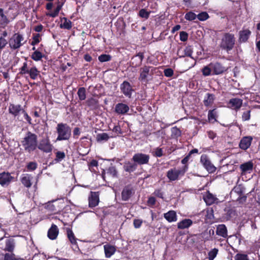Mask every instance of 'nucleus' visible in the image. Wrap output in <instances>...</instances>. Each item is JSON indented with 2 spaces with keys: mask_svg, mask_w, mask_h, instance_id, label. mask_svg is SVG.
<instances>
[{
  "mask_svg": "<svg viewBox=\"0 0 260 260\" xmlns=\"http://www.w3.org/2000/svg\"><path fill=\"white\" fill-rule=\"evenodd\" d=\"M22 145L25 151L30 152L37 147V136L30 132H28L22 141Z\"/></svg>",
  "mask_w": 260,
  "mask_h": 260,
  "instance_id": "nucleus-1",
  "label": "nucleus"
},
{
  "mask_svg": "<svg viewBox=\"0 0 260 260\" xmlns=\"http://www.w3.org/2000/svg\"><path fill=\"white\" fill-rule=\"evenodd\" d=\"M56 131L58 134L57 141L68 140L71 136V129L67 124L58 123Z\"/></svg>",
  "mask_w": 260,
  "mask_h": 260,
  "instance_id": "nucleus-2",
  "label": "nucleus"
},
{
  "mask_svg": "<svg viewBox=\"0 0 260 260\" xmlns=\"http://www.w3.org/2000/svg\"><path fill=\"white\" fill-rule=\"evenodd\" d=\"M235 42V40L233 35L225 34L222 39L220 47L227 51L231 50L234 46Z\"/></svg>",
  "mask_w": 260,
  "mask_h": 260,
  "instance_id": "nucleus-3",
  "label": "nucleus"
},
{
  "mask_svg": "<svg viewBox=\"0 0 260 260\" xmlns=\"http://www.w3.org/2000/svg\"><path fill=\"white\" fill-rule=\"evenodd\" d=\"M25 41L23 36L19 34H15L9 40V44L10 48L17 49L20 48Z\"/></svg>",
  "mask_w": 260,
  "mask_h": 260,
  "instance_id": "nucleus-4",
  "label": "nucleus"
},
{
  "mask_svg": "<svg viewBox=\"0 0 260 260\" xmlns=\"http://www.w3.org/2000/svg\"><path fill=\"white\" fill-rule=\"evenodd\" d=\"M185 172V167L180 169L174 168L167 172V176L170 181H175L179 179V176H183Z\"/></svg>",
  "mask_w": 260,
  "mask_h": 260,
  "instance_id": "nucleus-5",
  "label": "nucleus"
},
{
  "mask_svg": "<svg viewBox=\"0 0 260 260\" xmlns=\"http://www.w3.org/2000/svg\"><path fill=\"white\" fill-rule=\"evenodd\" d=\"M149 158V156L147 154L138 153L133 156L132 160L136 165H141L148 164Z\"/></svg>",
  "mask_w": 260,
  "mask_h": 260,
  "instance_id": "nucleus-6",
  "label": "nucleus"
},
{
  "mask_svg": "<svg viewBox=\"0 0 260 260\" xmlns=\"http://www.w3.org/2000/svg\"><path fill=\"white\" fill-rule=\"evenodd\" d=\"M201 162L209 173H213L215 171L216 167L211 163L206 155L201 156Z\"/></svg>",
  "mask_w": 260,
  "mask_h": 260,
  "instance_id": "nucleus-7",
  "label": "nucleus"
},
{
  "mask_svg": "<svg viewBox=\"0 0 260 260\" xmlns=\"http://www.w3.org/2000/svg\"><path fill=\"white\" fill-rule=\"evenodd\" d=\"M152 74V68L149 66H144L140 70L139 79L141 81L146 82L147 78L151 76Z\"/></svg>",
  "mask_w": 260,
  "mask_h": 260,
  "instance_id": "nucleus-8",
  "label": "nucleus"
},
{
  "mask_svg": "<svg viewBox=\"0 0 260 260\" xmlns=\"http://www.w3.org/2000/svg\"><path fill=\"white\" fill-rule=\"evenodd\" d=\"M52 148L53 146L50 144L48 139L42 140L38 145L39 149L47 153L50 152L52 150Z\"/></svg>",
  "mask_w": 260,
  "mask_h": 260,
  "instance_id": "nucleus-9",
  "label": "nucleus"
},
{
  "mask_svg": "<svg viewBox=\"0 0 260 260\" xmlns=\"http://www.w3.org/2000/svg\"><path fill=\"white\" fill-rule=\"evenodd\" d=\"M13 179V177L8 172L0 173V184L3 186H8Z\"/></svg>",
  "mask_w": 260,
  "mask_h": 260,
  "instance_id": "nucleus-10",
  "label": "nucleus"
},
{
  "mask_svg": "<svg viewBox=\"0 0 260 260\" xmlns=\"http://www.w3.org/2000/svg\"><path fill=\"white\" fill-rule=\"evenodd\" d=\"M88 202L89 207H94L96 206L99 203V194L97 192H90V195L88 197Z\"/></svg>",
  "mask_w": 260,
  "mask_h": 260,
  "instance_id": "nucleus-11",
  "label": "nucleus"
},
{
  "mask_svg": "<svg viewBox=\"0 0 260 260\" xmlns=\"http://www.w3.org/2000/svg\"><path fill=\"white\" fill-rule=\"evenodd\" d=\"M243 101L238 98L232 99L229 102V107L236 111L238 110L242 105Z\"/></svg>",
  "mask_w": 260,
  "mask_h": 260,
  "instance_id": "nucleus-12",
  "label": "nucleus"
},
{
  "mask_svg": "<svg viewBox=\"0 0 260 260\" xmlns=\"http://www.w3.org/2000/svg\"><path fill=\"white\" fill-rule=\"evenodd\" d=\"M193 52L192 48L191 46H187L186 47L184 50V55H180V57H190V64L188 67V68H190L192 67H193L196 63L193 57L191 56L192 53Z\"/></svg>",
  "mask_w": 260,
  "mask_h": 260,
  "instance_id": "nucleus-13",
  "label": "nucleus"
},
{
  "mask_svg": "<svg viewBox=\"0 0 260 260\" xmlns=\"http://www.w3.org/2000/svg\"><path fill=\"white\" fill-rule=\"evenodd\" d=\"M210 66L212 69L213 74L218 75L226 71V68L218 62L211 63Z\"/></svg>",
  "mask_w": 260,
  "mask_h": 260,
  "instance_id": "nucleus-14",
  "label": "nucleus"
},
{
  "mask_svg": "<svg viewBox=\"0 0 260 260\" xmlns=\"http://www.w3.org/2000/svg\"><path fill=\"white\" fill-rule=\"evenodd\" d=\"M253 168V164L250 161L245 162L240 166V168L242 171V174L250 173L252 171Z\"/></svg>",
  "mask_w": 260,
  "mask_h": 260,
  "instance_id": "nucleus-15",
  "label": "nucleus"
},
{
  "mask_svg": "<svg viewBox=\"0 0 260 260\" xmlns=\"http://www.w3.org/2000/svg\"><path fill=\"white\" fill-rule=\"evenodd\" d=\"M58 229L55 224H52L48 232V237L50 239L54 240L56 239L58 235Z\"/></svg>",
  "mask_w": 260,
  "mask_h": 260,
  "instance_id": "nucleus-16",
  "label": "nucleus"
},
{
  "mask_svg": "<svg viewBox=\"0 0 260 260\" xmlns=\"http://www.w3.org/2000/svg\"><path fill=\"white\" fill-rule=\"evenodd\" d=\"M252 138L251 137H245L243 138L239 144L240 147L243 149L246 150L251 145Z\"/></svg>",
  "mask_w": 260,
  "mask_h": 260,
  "instance_id": "nucleus-17",
  "label": "nucleus"
},
{
  "mask_svg": "<svg viewBox=\"0 0 260 260\" xmlns=\"http://www.w3.org/2000/svg\"><path fill=\"white\" fill-rule=\"evenodd\" d=\"M203 199L206 203L208 205H211L215 202H217L218 199L212 193L207 192L204 196Z\"/></svg>",
  "mask_w": 260,
  "mask_h": 260,
  "instance_id": "nucleus-18",
  "label": "nucleus"
},
{
  "mask_svg": "<svg viewBox=\"0 0 260 260\" xmlns=\"http://www.w3.org/2000/svg\"><path fill=\"white\" fill-rule=\"evenodd\" d=\"M216 233L223 238L228 237V230L224 224H219L217 226Z\"/></svg>",
  "mask_w": 260,
  "mask_h": 260,
  "instance_id": "nucleus-19",
  "label": "nucleus"
},
{
  "mask_svg": "<svg viewBox=\"0 0 260 260\" xmlns=\"http://www.w3.org/2000/svg\"><path fill=\"white\" fill-rule=\"evenodd\" d=\"M21 107L19 105L10 104L9 107V111L10 113L14 116H17L19 113L22 111Z\"/></svg>",
  "mask_w": 260,
  "mask_h": 260,
  "instance_id": "nucleus-20",
  "label": "nucleus"
},
{
  "mask_svg": "<svg viewBox=\"0 0 260 260\" xmlns=\"http://www.w3.org/2000/svg\"><path fill=\"white\" fill-rule=\"evenodd\" d=\"M121 89L125 95L131 96L132 89L128 82L124 81L121 85Z\"/></svg>",
  "mask_w": 260,
  "mask_h": 260,
  "instance_id": "nucleus-21",
  "label": "nucleus"
},
{
  "mask_svg": "<svg viewBox=\"0 0 260 260\" xmlns=\"http://www.w3.org/2000/svg\"><path fill=\"white\" fill-rule=\"evenodd\" d=\"M143 55L142 53H139L132 58V64L134 67L139 66L143 59Z\"/></svg>",
  "mask_w": 260,
  "mask_h": 260,
  "instance_id": "nucleus-22",
  "label": "nucleus"
},
{
  "mask_svg": "<svg viewBox=\"0 0 260 260\" xmlns=\"http://www.w3.org/2000/svg\"><path fill=\"white\" fill-rule=\"evenodd\" d=\"M129 110V107L124 104H118L115 107V111L118 114H123L126 113Z\"/></svg>",
  "mask_w": 260,
  "mask_h": 260,
  "instance_id": "nucleus-23",
  "label": "nucleus"
},
{
  "mask_svg": "<svg viewBox=\"0 0 260 260\" xmlns=\"http://www.w3.org/2000/svg\"><path fill=\"white\" fill-rule=\"evenodd\" d=\"M104 250L106 256L110 257L115 253L116 249L114 246L107 244L104 246Z\"/></svg>",
  "mask_w": 260,
  "mask_h": 260,
  "instance_id": "nucleus-24",
  "label": "nucleus"
},
{
  "mask_svg": "<svg viewBox=\"0 0 260 260\" xmlns=\"http://www.w3.org/2000/svg\"><path fill=\"white\" fill-rule=\"evenodd\" d=\"M164 217L169 222L175 221L177 220L176 213L174 211H170L164 214Z\"/></svg>",
  "mask_w": 260,
  "mask_h": 260,
  "instance_id": "nucleus-25",
  "label": "nucleus"
},
{
  "mask_svg": "<svg viewBox=\"0 0 260 260\" xmlns=\"http://www.w3.org/2000/svg\"><path fill=\"white\" fill-rule=\"evenodd\" d=\"M192 222L190 219H185L178 223V228L184 229L188 228L192 224Z\"/></svg>",
  "mask_w": 260,
  "mask_h": 260,
  "instance_id": "nucleus-26",
  "label": "nucleus"
},
{
  "mask_svg": "<svg viewBox=\"0 0 260 260\" xmlns=\"http://www.w3.org/2000/svg\"><path fill=\"white\" fill-rule=\"evenodd\" d=\"M251 34V31L248 29L243 30L240 31V40L242 42H246Z\"/></svg>",
  "mask_w": 260,
  "mask_h": 260,
  "instance_id": "nucleus-27",
  "label": "nucleus"
},
{
  "mask_svg": "<svg viewBox=\"0 0 260 260\" xmlns=\"http://www.w3.org/2000/svg\"><path fill=\"white\" fill-rule=\"evenodd\" d=\"M132 189L128 187H125L122 192V198L123 200H127L132 195Z\"/></svg>",
  "mask_w": 260,
  "mask_h": 260,
  "instance_id": "nucleus-28",
  "label": "nucleus"
},
{
  "mask_svg": "<svg viewBox=\"0 0 260 260\" xmlns=\"http://www.w3.org/2000/svg\"><path fill=\"white\" fill-rule=\"evenodd\" d=\"M137 165L136 163H132L131 162H126L124 165V169L125 171L131 172L136 170Z\"/></svg>",
  "mask_w": 260,
  "mask_h": 260,
  "instance_id": "nucleus-29",
  "label": "nucleus"
},
{
  "mask_svg": "<svg viewBox=\"0 0 260 260\" xmlns=\"http://www.w3.org/2000/svg\"><path fill=\"white\" fill-rule=\"evenodd\" d=\"M30 77L32 79H36L38 76L39 75V71H38L36 67H32L30 69H29V71L28 73Z\"/></svg>",
  "mask_w": 260,
  "mask_h": 260,
  "instance_id": "nucleus-30",
  "label": "nucleus"
},
{
  "mask_svg": "<svg viewBox=\"0 0 260 260\" xmlns=\"http://www.w3.org/2000/svg\"><path fill=\"white\" fill-rule=\"evenodd\" d=\"M110 136L107 133L98 134L96 137V140L98 142L107 141L109 139Z\"/></svg>",
  "mask_w": 260,
  "mask_h": 260,
  "instance_id": "nucleus-31",
  "label": "nucleus"
},
{
  "mask_svg": "<svg viewBox=\"0 0 260 260\" xmlns=\"http://www.w3.org/2000/svg\"><path fill=\"white\" fill-rule=\"evenodd\" d=\"M22 183L26 187H30L31 186L30 177L28 175L24 176L21 179Z\"/></svg>",
  "mask_w": 260,
  "mask_h": 260,
  "instance_id": "nucleus-32",
  "label": "nucleus"
},
{
  "mask_svg": "<svg viewBox=\"0 0 260 260\" xmlns=\"http://www.w3.org/2000/svg\"><path fill=\"white\" fill-rule=\"evenodd\" d=\"M214 101L213 95L210 93L207 94V97L204 100V105L206 106H208L212 104Z\"/></svg>",
  "mask_w": 260,
  "mask_h": 260,
  "instance_id": "nucleus-33",
  "label": "nucleus"
},
{
  "mask_svg": "<svg viewBox=\"0 0 260 260\" xmlns=\"http://www.w3.org/2000/svg\"><path fill=\"white\" fill-rule=\"evenodd\" d=\"M8 22V19L4 14L3 10L2 9H0V24L6 25Z\"/></svg>",
  "mask_w": 260,
  "mask_h": 260,
  "instance_id": "nucleus-34",
  "label": "nucleus"
},
{
  "mask_svg": "<svg viewBox=\"0 0 260 260\" xmlns=\"http://www.w3.org/2000/svg\"><path fill=\"white\" fill-rule=\"evenodd\" d=\"M80 100H84L86 99V90L84 87H81L77 92Z\"/></svg>",
  "mask_w": 260,
  "mask_h": 260,
  "instance_id": "nucleus-35",
  "label": "nucleus"
},
{
  "mask_svg": "<svg viewBox=\"0 0 260 260\" xmlns=\"http://www.w3.org/2000/svg\"><path fill=\"white\" fill-rule=\"evenodd\" d=\"M14 248V243L13 240H8L6 243L5 250L12 251Z\"/></svg>",
  "mask_w": 260,
  "mask_h": 260,
  "instance_id": "nucleus-36",
  "label": "nucleus"
},
{
  "mask_svg": "<svg viewBox=\"0 0 260 260\" xmlns=\"http://www.w3.org/2000/svg\"><path fill=\"white\" fill-rule=\"evenodd\" d=\"M202 71L203 75L205 76H207L211 75L212 69L210 66V64H209L208 66L204 67L202 69Z\"/></svg>",
  "mask_w": 260,
  "mask_h": 260,
  "instance_id": "nucleus-37",
  "label": "nucleus"
},
{
  "mask_svg": "<svg viewBox=\"0 0 260 260\" xmlns=\"http://www.w3.org/2000/svg\"><path fill=\"white\" fill-rule=\"evenodd\" d=\"M218 252V250L217 248H213L210 250L208 253V258L209 260H213L216 256Z\"/></svg>",
  "mask_w": 260,
  "mask_h": 260,
  "instance_id": "nucleus-38",
  "label": "nucleus"
},
{
  "mask_svg": "<svg viewBox=\"0 0 260 260\" xmlns=\"http://www.w3.org/2000/svg\"><path fill=\"white\" fill-rule=\"evenodd\" d=\"M150 14V12L147 11L145 9H142L140 10L139 15L142 18L148 19Z\"/></svg>",
  "mask_w": 260,
  "mask_h": 260,
  "instance_id": "nucleus-39",
  "label": "nucleus"
},
{
  "mask_svg": "<svg viewBox=\"0 0 260 260\" xmlns=\"http://www.w3.org/2000/svg\"><path fill=\"white\" fill-rule=\"evenodd\" d=\"M197 17V15L195 13H194L192 12H189L186 13L185 15V18L186 20H189V21H192V20H194Z\"/></svg>",
  "mask_w": 260,
  "mask_h": 260,
  "instance_id": "nucleus-40",
  "label": "nucleus"
},
{
  "mask_svg": "<svg viewBox=\"0 0 260 260\" xmlns=\"http://www.w3.org/2000/svg\"><path fill=\"white\" fill-rule=\"evenodd\" d=\"M216 113L215 111V110L214 109L213 110L210 111L208 113V119L210 121H216Z\"/></svg>",
  "mask_w": 260,
  "mask_h": 260,
  "instance_id": "nucleus-41",
  "label": "nucleus"
},
{
  "mask_svg": "<svg viewBox=\"0 0 260 260\" xmlns=\"http://www.w3.org/2000/svg\"><path fill=\"white\" fill-rule=\"evenodd\" d=\"M68 237L72 244H76V240L74 237V234L72 231L71 230H68L67 231Z\"/></svg>",
  "mask_w": 260,
  "mask_h": 260,
  "instance_id": "nucleus-42",
  "label": "nucleus"
},
{
  "mask_svg": "<svg viewBox=\"0 0 260 260\" xmlns=\"http://www.w3.org/2000/svg\"><path fill=\"white\" fill-rule=\"evenodd\" d=\"M42 56V54L40 52L36 51L32 53L31 55V58L34 60L38 61L41 59Z\"/></svg>",
  "mask_w": 260,
  "mask_h": 260,
  "instance_id": "nucleus-43",
  "label": "nucleus"
},
{
  "mask_svg": "<svg viewBox=\"0 0 260 260\" xmlns=\"http://www.w3.org/2000/svg\"><path fill=\"white\" fill-rule=\"evenodd\" d=\"M172 136L174 137H178L181 135L180 130L176 127H174L171 129Z\"/></svg>",
  "mask_w": 260,
  "mask_h": 260,
  "instance_id": "nucleus-44",
  "label": "nucleus"
},
{
  "mask_svg": "<svg viewBox=\"0 0 260 260\" xmlns=\"http://www.w3.org/2000/svg\"><path fill=\"white\" fill-rule=\"evenodd\" d=\"M235 260H249L247 254L238 253L235 256Z\"/></svg>",
  "mask_w": 260,
  "mask_h": 260,
  "instance_id": "nucleus-45",
  "label": "nucleus"
},
{
  "mask_svg": "<svg viewBox=\"0 0 260 260\" xmlns=\"http://www.w3.org/2000/svg\"><path fill=\"white\" fill-rule=\"evenodd\" d=\"M45 208L50 212H54L56 210L55 206L51 202H49L45 205Z\"/></svg>",
  "mask_w": 260,
  "mask_h": 260,
  "instance_id": "nucleus-46",
  "label": "nucleus"
},
{
  "mask_svg": "<svg viewBox=\"0 0 260 260\" xmlns=\"http://www.w3.org/2000/svg\"><path fill=\"white\" fill-rule=\"evenodd\" d=\"M198 18L201 21H204L209 17L208 14L206 12H202L197 15Z\"/></svg>",
  "mask_w": 260,
  "mask_h": 260,
  "instance_id": "nucleus-47",
  "label": "nucleus"
},
{
  "mask_svg": "<svg viewBox=\"0 0 260 260\" xmlns=\"http://www.w3.org/2000/svg\"><path fill=\"white\" fill-rule=\"evenodd\" d=\"M111 56L109 55L102 54L99 56V60L101 62H105L110 60Z\"/></svg>",
  "mask_w": 260,
  "mask_h": 260,
  "instance_id": "nucleus-48",
  "label": "nucleus"
},
{
  "mask_svg": "<svg viewBox=\"0 0 260 260\" xmlns=\"http://www.w3.org/2000/svg\"><path fill=\"white\" fill-rule=\"evenodd\" d=\"M107 173L109 174L112 177H116L117 176V172L115 167H111L108 169Z\"/></svg>",
  "mask_w": 260,
  "mask_h": 260,
  "instance_id": "nucleus-49",
  "label": "nucleus"
},
{
  "mask_svg": "<svg viewBox=\"0 0 260 260\" xmlns=\"http://www.w3.org/2000/svg\"><path fill=\"white\" fill-rule=\"evenodd\" d=\"M86 103L89 106L95 107L98 104V101L93 98H91L88 99Z\"/></svg>",
  "mask_w": 260,
  "mask_h": 260,
  "instance_id": "nucleus-50",
  "label": "nucleus"
},
{
  "mask_svg": "<svg viewBox=\"0 0 260 260\" xmlns=\"http://www.w3.org/2000/svg\"><path fill=\"white\" fill-rule=\"evenodd\" d=\"M60 9H61V6H58L56 8L55 10L53 12L51 13H48V14H47V15H49L52 17H55L58 15Z\"/></svg>",
  "mask_w": 260,
  "mask_h": 260,
  "instance_id": "nucleus-51",
  "label": "nucleus"
},
{
  "mask_svg": "<svg viewBox=\"0 0 260 260\" xmlns=\"http://www.w3.org/2000/svg\"><path fill=\"white\" fill-rule=\"evenodd\" d=\"M29 69H27V63L25 62L23 63V66L20 69V74H24L28 73Z\"/></svg>",
  "mask_w": 260,
  "mask_h": 260,
  "instance_id": "nucleus-52",
  "label": "nucleus"
},
{
  "mask_svg": "<svg viewBox=\"0 0 260 260\" xmlns=\"http://www.w3.org/2000/svg\"><path fill=\"white\" fill-rule=\"evenodd\" d=\"M56 159L58 161H60L65 157V154L63 152L58 151L56 153Z\"/></svg>",
  "mask_w": 260,
  "mask_h": 260,
  "instance_id": "nucleus-53",
  "label": "nucleus"
},
{
  "mask_svg": "<svg viewBox=\"0 0 260 260\" xmlns=\"http://www.w3.org/2000/svg\"><path fill=\"white\" fill-rule=\"evenodd\" d=\"M250 118V111L248 110L243 112L242 114V119L243 120H248Z\"/></svg>",
  "mask_w": 260,
  "mask_h": 260,
  "instance_id": "nucleus-54",
  "label": "nucleus"
},
{
  "mask_svg": "<svg viewBox=\"0 0 260 260\" xmlns=\"http://www.w3.org/2000/svg\"><path fill=\"white\" fill-rule=\"evenodd\" d=\"M8 42L4 38L0 37V50L3 49L7 44Z\"/></svg>",
  "mask_w": 260,
  "mask_h": 260,
  "instance_id": "nucleus-55",
  "label": "nucleus"
},
{
  "mask_svg": "<svg viewBox=\"0 0 260 260\" xmlns=\"http://www.w3.org/2000/svg\"><path fill=\"white\" fill-rule=\"evenodd\" d=\"M163 155V152L161 148H157L154 151V155L157 157H160Z\"/></svg>",
  "mask_w": 260,
  "mask_h": 260,
  "instance_id": "nucleus-56",
  "label": "nucleus"
},
{
  "mask_svg": "<svg viewBox=\"0 0 260 260\" xmlns=\"http://www.w3.org/2000/svg\"><path fill=\"white\" fill-rule=\"evenodd\" d=\"M40 35L38 34H36V35H35L33 37V41H32L31 44L32 45H35L38 44V43H39L40 41Z\"/></svg>",
  "mask_w": 260,
  "mask_h": 260,
  "instance_id": "nucleus-57",
  "label": "nucleus"
},
{
  "mask_svg": "<svg viewBox=\"0 0 260 260\" xmlns=\"http://www.w3.org/2000/svg\"><path fill=\"white\" fill-rule=\"evenodd\" d=\"M61 27L68 29H70L72 27L71 21L66 20L61 25Z\"/></svg>",
  "mask_w": 260,
  "mask_h": 260,
  "instance_id": "nucleus-58",
  "label": "nucleus"
},
{
  "mask_svg": "<svg viewBox=\"0 0 260 260\" xmlns=\"http://www.w3.org/2000/svg\"><path fill=\"white\" fill-rule=\"evenodd\" d=\"M4 260H17L13 254L6 253L5 255Z\"/></svg>",
  "mask_w": 260,
  "mask_h": 260,
  "instance_id": "nucleus-59",
  "label": "nucleus"
},
{
  "mask_svg": "<svg viewBox=\"0 0 260 260\" xmlns=\"http://www.w3.org/2000/svg\"><path fill=\"white\" fill-rule=\"evenodd\" d=\"M187 34L185 31H181L180 32V38L182 41H185L187 39Z\"/></svg>",
  "mask_w": 260,
  "mask_h": 260,
  "instance_id": "nucleus-60",
  "label": "nucleus"
},
{
  "mask_svg": "<svg viewBox=\"0 0 260 260\" xmlns=\"http://www.w3.org/2000/svg\"><path fill=\"white\" fill-rule=\"evenodd\" d=\"M164 74L167 77H171L173 74V71L171 69H167L165 70Z\"/></svg>",
  "mask_w": 260,
  "mask_h": 260,
  "instance_id": "nucleus-61",
  "label": "nucleus"
},
{
  "mask_svg": "<svg viewBox=\"0 0 260 260\" xmlns=\"http://www.w3.org/2000/svg\"><path fill=\"white\" fill-rule=\"evenodd\" d=\"M37 168V164L34 162H30L27 165V169L30 170H34Z\"/></svg>",
  "mask_w": 260,
  "mask_h": 260,
  "instance_id": "nucleus-62",
  "label": "nucleus"
},
{
  "mask_svg": "<svg viewBox=\"0 0 260 260\" xmlns=\"http://www.w3.org/2000/svg\"><path fill=\"white\" fill-rule=\"evenodd\" d=\"M142 221L140 219H135L134 221V225L136 228H139L141 226Z\"/></svg>",
  "mask_w": 260,
  "mask_h": 260,
  "instance_id": "nucleus-63",
  "label": "nucleus"
},
{
  "mask_svg": "<svg viewBox=\"0 0 260 260\" xmlns=\"http://www.w3.org/2000/svg\"><path fill=\"white\" fill-rule=\"evenodd\" d=\"M21 112L23 114L24 117L25 119L26 120V121L29 123L30 124L31 123V118H30V117L28 115V114L23 110H22Z\"/></svg>",
  "mask_w": 260,
  "mask_h": 260,
  "instance_id": "nucleus-64",
  "label": "nucleus"
}]
</instances>
